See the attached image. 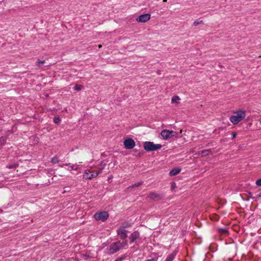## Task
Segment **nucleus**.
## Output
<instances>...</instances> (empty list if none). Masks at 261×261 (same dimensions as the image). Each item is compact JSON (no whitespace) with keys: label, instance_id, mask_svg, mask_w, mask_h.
<instances>
[{"label":"nucleus","instance_id":"473e14b6","mask_svg":"<svg viewBox=\"0 0 261 261\" xmlns=\"http://www.w3.org/2000/svg\"><path fill=\"white\" fill-rule=\"evenodd\" d=\"M167 0H163V2H166Z\"/></svg>","mask_w":261,"mask_h":261},{"label":"nucleus","instance_id":"f257e3e1","mask_svg":"<svg viewBox=\"0 0 261 261\" xmlns=\"http://www.w3.org/2000/svg\"><path fill=\"white\" fill-rule=\"evenodd\" d=\"M246 117V112L245 111H238L233 113V115L231 116L229 120L233 124H237Z\"/></svg>","mask_w":261,"mask_h":261},{"label":"nucleus","instance_id":"7ed1b4c3","mask_svg":"<svg viewBox=\"0 0 261 261\" xmlns=\"http://www.w3.org/2000/svg\"><path fill=\"white\" fill-rule=\"evenodd\" d=\"M102 168H100L98 171L93 170L92 169L85 170L83 175L84 178L90 179L93 177H96L101 172Z\"/></svg>","mask_w":261,"mask_h":261},{"label":"nucleus","instance_id":"6ab92c4d","mask_svg":"<svg viewBox=\"0 0 261 261\" xmlns=\"http://www.w3.org/2000/svg\"><path fill=\"white\" fill-rule=\"evenodd\" d=\"M6 142V138L5 137H2L0 138V145H4Z\"/></svg>","mask_w":261,"mask_h":261},{"label":"nucleus","instance_id":"cd10ccee","mask_svg":"<svg viewBox=\"0 0 261 261\" xmlns=\"http://www.w3.org/2000/svg\"><path fill=\"white\" fill-rule=\"evenodd\" d=\"M232 138L234 139L237 136V133L236 132H233L232 133Z\"/></svg>","mask_w":261,"mask_h":261},{"label":"nucleus","instance_id":"393cba45","mask_svg":"<svg viewBox=\"0 0 261 261\" xmlns=\"http://www.w3.org/2000/svg\"><path fill=\"white\" fill-rule=\"evenodd\" d=\"M255 184L257 186H261V178L257 179L256 181Z\"/></svg>","mask_w":261,"mask_h":261},{"label":"nucleus","instance_id":"9b49d317","mask_svg":"<svg viewBox=\"0 0 261 261\" xmlns=\"http://www.w3.org/2000/svg\"><path fill=\"white\" fill-rule=\"evenodd\" d=\"M148 197L151 199H160L161 198V195H159L155 192H151L148 195Z\"/></svg>","mask_w":261,"mask_h":261},{"label":"nucleus","instance_id":"aec40b11","mask_svg":"<svg viewBox=\"0 0 261 261\" xmlns=\"http://www.w3.org/2000/svg\"><path fill=\"white\" fill-rule=\"evenodd\" d=\"M54 122L56 124H59L61 122V119L59 117H55L54 119Z\"/></svg>","mask_w":261,"mask_h":261},{"label":"nucleus","instance_id":"6e6552de","mask_svg":"<svg viewBox=\"0 0 261 261\" xmlns=\"http://www.w3.org/2000/svg\"><path fill=\"white\" fill-rule=\"evenodd\" d=\"M150 18V14L149 13L142 14L137 19V21L140 22H146Z\"/></svg>","mask_w":261,"mask_h":261},{"label":"nucleus","instance_id":"c756f323","mask_svg":"<svg viewBox=\"0 0 261 261\" xmlns=\"http://www.w3.org/2000/svg\"><path fill=\"white\" fill-rule=\"evenodd\" d=\"M249 197L252 199V198H254L255 196H252L251 193H249Z\"/></svg>","mask_w":261,"mask_h":261},{"label":"nucleus","instance_id":"39448f33","mask_svg":"<svg viewBox=\"0 0 261 261\" xmlns=\"http://www.w3.org/2000/svg\"><path fill=\"white\" fill-rule=\"evenodd\" d=\"M109 216V214L106 211L97 212L94 215V218L96 220H100L102 222L106 221Z\"/></svg>","mask_w":261,"mask_h":261},{"label":"nucleus","instance_id":"2eb2a0df","mask_svg":"<svg viewBox=\"0 0 261 261\" xmlns=\"http://www.w3.org/2000/svg\"><path fill=\"white\" fill-rule=\"evenodd\" d=\"M117 243H119V244L120 245H119L120 249L122 247H125L127 245V241L126 240L123 241L122 243H121L120 241H118Z\"/></svg>","mask_w":261,"mask_h":261},{"label":"nucleus","instance_id":"c85d7f7f","mask_svg":"<svg viewBox=\"0 0 261 261\" xmlns=\"http://www.w3.org/2000/svg\"><path fill=\"white\" fill-rule=\"evenodd\" d=\"M208 151H209L208 150H205L204 151H202V153H203L204 154H205V153H207V152Z\"/></svg>","mask_w":261,"mask_h":261},{"label":"nucleus","instance_id":"72a5a7b5","mask_svg":"<svg viewBox=\"0 0 261 261\" xmlns=\"http://www.w3.org/2000/svg\"><path fill=\"white\" fill-rule=\"evenodd\" d=\"M98 47L100 48V47H101V45H98Z\"/></svg>","mask_w":261,"mask_h":261},{"label":"nucleus","instance_id":"a211bd4d","mask_svg":"<svg viewBox=\"0 0 261 261\" xmlns=\"http://www.w3.org/2000/svg\"><path fill=\"white\" fill-rule=\"evenodd\" d=\"M180 98L178 96H174L172 98V102H175L178 103Z\"/></svg>","mask_w":261,"mask_h":261},{"label":"nucleus","instance_id":"f8f14e48","mask_svg":"<svg viewBox=\"0 0 261 261\" xmlns=\"http://www.w3.org/2000/svg\"><path fill=\"white\" fill-rule=\"evenodd\" d=\"M180 169L175 168L172 169L169 172L170 176H174L178 174L180 172Z\"/></svg>","mask_w":261,"mask_h":261},{"label":"nucleus","instance_id":"9d476101","mask_svg":"<svg viewBox=\"0 0 261 261\" xmlns=\"http://www.w3.org/2000/svg\"><path fill=\"white\" fill-rule=\"evenodd\" d=\"M139 237V233L137 231L133 232L129 237L130 242V243L134 242Z\"/></svg>","mask_w":261,"mask_h":261},{"label":"nucleus","instance_id":"0eeeda50","mask_svg":"<svg viewBox=\"0 0 261 261\" xmlns=\"http://www.w3.org/2000/svg\"><path fill=\"white\" fill-rule=\"evenodd\" d=\"M124 145L127 149H131L135 146V142L132 139H126L124 141Z\"/></svg>","mask_w":261,"mask_h":261},{"label":"nucleus","instance_id":"4be33fe9","mask_svg":"<svg viewBox=\"0 0 261 261\" xmlns=\"http://www.w3.org/2000/svg\"><path fill=\"white\" fill-rule=\"evenodd\" d=\"M259 198H261V193L256 195L254 198H252V199L254 201H257Z\"/></svg>","mask_w":261,"mask_h":261},{"label":"nucleus","instance_id":"20e7f679","mask_svg":"<svg viewBox=\"0 0 261 261\" xmlns=\"http://www.w3.org/2000/svg\"><path fill=\"white\" fill-rule=\"evenodd\" d=\"M161 135L164 140H168L169 138L176 137L178 135V133L173 130L164 129L161 132Z\"/></svg>","mask_w":261,"mask_h":261},{"label":"nucleus","instance_id":"7c9ffc66","mask_svg":"<svg viewBox=\"0 0 261 261\" xmlns=\"http://www.w3.org/2000/svg\"><path fill=\"white\" fill-rule=\"evenodd\" d=\"M147 261H155V260H154V259L152 258V259H148Z\"/></svg>","mask_w":261,"mask_h":261},{"label":"nucleus","instance_id":"2f4dec72","mask_svg":"<svg viewBox=\"0 0 261 261\" xmlns=\"http://www.w3.org/2000/svg\"><path fill=\"white\" fill-rule=\"evenodd\" d=\"M181 133H182V130L181 129V130H180V132H179V134H181Z\"/></svg>","mask_w":261,"mask_h":261},{"label":"nucleus","instance_id":"5701e85b","mask_svg":"<svg viewBox=\"0 0 261 261\" xmlns=\"http://www.w3.org/2000/svg\"><path fill=\"white\" fill-rule=\"evenodd\" d=\"M203 23V21L202 20H200V21H195L193 23V25H195V26H197L198 25V24H201V23Z\"/></svg>","mask_w":261,"mask_h":261},{"label":"nucleus","instance_id":"1a4fd4ad","mask_svg":"<svg viewBox=\"0 0 261 261\" xmlns=\"http://www.w3.org/2000/svg\"><path fill=\"white\" fill-rule=\"evenodd\" d=\"M117 234L120 236L121 239H124L127 238V231L125 230L123 227H120L117 230Z\"/></svg>","mask_w":261,"mask_h":261},{"label":"nucleus","instance_id":"4468645a","mask_svg":"<svg viewBox=\"0 0 261 261\" xmlns=\"http://www.w3.org/2000/svg\"><path fill=\"white\" fill-rule=\"evenodd\" d=\"M219 232L221 235L226 236L228 235V231L226 229H220Z\"/></svg>","mask_w":261,"mask_h":261},{"label":"nucleus","instance_id":"a878e982","mask_svg":"<svg viewBox=\"0 0 261 261\" xmlns=\"http://www.w3.org/2000/svg\"><path fill=\"white\" fill-rule=\"evenodd\" d=\"M125 257H120L116 258L115 261H122L124 259Z\"/></svg>","mask_w":261,"mask_h":261},{"label":"nucleus","instance_id":"f3484780","mask_svg":"<svg viewBox=\"0 0 261 261\" xmlns=\"http://www.w3.org/2000/svg\"><path fill=\"white\" fill-rule=\"evenodd\" d=\"M45 63V60H38L37 62H36V65L39 67V68H40L41 66V65H43L44 64V63Z\"/></svg>","mask_w":261,"mask_h":261},{"label":"nucleus","instance_id":"b1692460","mask_svg":"<svg viewBox=\"0 0 261 261\" xmlns=\"http://www.w3.org/2000/svg\"><path fill=\"white\" fill-rule=\"evenodd\" d=\"M142 184H143L142 182H138L137 184L133 185L132 186V188L139 187V186H141V185H142Z\"/></svg>","mask_w":261,"mask_h":261},{"label":"nucleus","instance_id":"412c9836","mask_svg":"<svg viewBox=\"0 0 261 261\" xmlns=\"http://www.w3.org/2000/svg\"><path fill=\"white\" fill-rule=\"evenodd\" d=\"M59 162V160L58 159V158L57 157V156H55L52 159H51V162L54 164H56V163H57Z\"/></svg>","mask_w":261,"mask_h":261},{"label":"nucleus","instance_id":"f03ea898","mask_svg":"<svg viewBox=\"0 0 261 261\" xmlns=\"http://www.w3.org/2000/svg\"><path fill=\"white\" fill-rule=\"evenodd\" d=\"M144 148L147 151H152L160 149L162 147L161 144H155L152 142L146 141L144 143Z\"/></svg>","mask_w":261,"mask_h":261},{"label":"nucleus","instance_id":"ddd939ff","mask_svg":"<svg viewBox=\"0 0 261 261\" xmlns=\"http://www.w3.org/2000/svg\"><path fill=\"white\" fill-rule=\"evenodd\" d=\"M175 254L174 252L169 254L166 258L165 261H172L175 258Z\"/></svg>","mask_w":261,"mask_h":261},{"label":"nucleus","instance_id":"423d86ee","mask_svg":"<svg viewBox=\"0 0 261 261\" xmlns=\"http://www.w3.org/2000/svg\"><path fill=\"white\" fill-rule=\"evenodd\" d=\"M119 243L114 242L112 243L106 249L107 253L109 254H112L117 252L120 250Z\"/></svg>","mask_w":261,"mask_h":261},{"label":"nucleus","instance_id":"bb28decb","mask_svg":"<svg viewBox=\"0 0 261 261\" xmlns=\"http://www.w3.org/2000/svg\"><path fill=\"white\" fill-rule=\"evenodd\" d=\"M81 89V85H76L75 86V89L77 90H80Z\"/></svg>","mask_w":261,"mask_h":261},{"label":"nucleus","instance_id":"dca6fc26","mask_svg":"<svg viewBox=\"0 0 261 261\" xmlns=\"http://www.w3.org/2000/svg\"><path fill=\"white\" fill-rule=\"evenodd\" d=\"M219 216L216 214H213L211 216V220L217 221L219 220Z\"/></svg>","mask_w":261,"mask_h":261}]
</instances>
